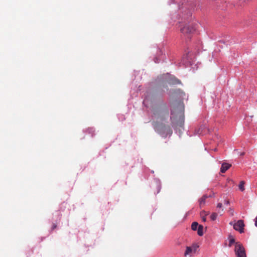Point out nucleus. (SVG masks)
Instances as JSON below:
<instances>
[{"mask_svg":"<svg viewBox=\"0 0 257 257\" xmlns=\"http://www.w3.org/2000/svg\"><path fill=\"white\" fill-rule=\"evenodd\" d=\"M184 112L183 111L178 108H174L171 111V119L173 124H176L182 126L184 124Z\"/></svg>","mask_w":257,"mask_h":257,"instance_id":"nucleus-1","label":"nucleus"},{"mask_svg":"<svg viewBox=\"0 0 257 257\" xmlns=\"http://www.w3.org/2000/svg\"><path fill=\"white\" fill-rule=\"evenodd\" d=\"M195 30V28L192 24L186 25L184 27L181 29V33L188 39H190V35L193 33Z\"/></svg>","mask_w":257,"mask_h":257,"instance_id":"nucleus-2","label":"nucleus"},{"mask_svg":"<svg viewBox=\"0 0 257 257\" xmlns=\"http://www.w3.org/2000/svg\"><path fill=\"white\" fill-rule=\"evenodd\" d=\"M234 251L237 257H246L243 246L238 242L235 243Z\"/></svg>","mask_w":257,"mask_h":257,"instance_id":"nucleus-3","label":"nucleus"},{"mask_svg":"<svg viewBox=\"0 0 257 257\" xmlns=\"http://www.w3.org/2000/svg\"><path fill=\"white\" fill-rule=\"evenodd\" d=\"M154 127L155 131L157 132L159 134L162 135L163 133L165 132L167 133H172V131L170 129V127L169 125H166L165 124H155Z\"/></svg>","mask_w":257,"mask_h":257,"instance_id":"nucleus-4","label":"nucleus"},{"mask_svg":"<svg viewBox=\"0 0 257 257\" xmlns=\"http://www.w3.org/2000/svg\"><path fill=\"white\" fill-rule=\"evenodd\" d=\"M244 224L242 220H239L237 222L234 223L233 228L240 233H242L244 231Z\"/></svg>","mask_w":257,"mask_h":257,"instance_id":"nucleus-5","label":"nucleus"},{"mask_svg":"<svg viewBox=\"0 0 257 257\" xmlns=\"http://www.w3.org/2000/svg\"><path fill=\"white\" fill-rule=\"evenodd\" d=\"M199 245L196 243L193 244L191 246H187L184 253L185 256H187L192 252L195 253Z\"/></svg>","mask_w":257,"mask_h":257,"instance_id":"nucleus-6","label":"nucleus"},{"mask_svg":"<svg viewBox=\"0 0 257 257\" xmlns=\"http://www.w3.org/2000/svg\"><path fill=\"white\" fill-rule=\"evenodd\" d=\"M231 165L226 163H223L220 169V172L222 173H225L230 167Z\"/></svg>","mask_w":257,"mask_h":257,"instance_id":"nucleus-7","label":"nucleus"},{"mask_svg":"<svg viewBox=\"0 0 257 257\" xmlns=\"http://www.w3.org/2000/svg\"><path fill=\"white\" fill-rule=\"evenodd\" d=\"M208 197L206 195H204L199 200V206L201 208L205 205V200Z\"/></svg>","mask_w":257,"mask_h":257,"instance_id":"nucleus-8","label":"nucleus"},{"mask_svg":"<svg viewBox=\"0 0 257 257\" xmlns=\"http://www.w3.org/2000/svg\"><path fill=\"white\" fill-rule=\"evenodd\" d=\"M197 234L199 236H202L203 234V226L202 225H199L197 229Z\"/></svg>","mask_w":257,"mask_h":257,"instance_id":"nucleus-9","label":"nucleus"},{"mask_svg":"<svg viewBox=\"0 0 257 257\" xmlns=\"http://www.w3.org/2000/svg\"><path fill=\"white\" fill-rule=\"evenodd\" d=\"M198 226V223L197 222H193L191 225V228L193 230H196Z\"/></svg>","mask_w":257,"mask_h":257,"instance_id":"nucleus-10","label":"nucleus"},{"mask_svg":"<svg viewBox=\"0 0 257 257\" xmlns=\"http://www.w3.org/2000/svg\"><path fill=\"white\" fill-rule=\"evenodd\" d=\"M245 183L243 181H242L240 182V184L239 185V188L241 191H243L244 190V185Z\"/></svg>","mask_w":257,"mask_h":257,"instance_id":"nucleus-11","label":"nucleus"},{"mask_svg":"<svg viewBox=\"0 0 257 257\" xmlns=\"http://www.w3.org/2000/svg\"><path fill=\"white\" fill-rule=\"evenodd\" d=\"M207 215V214H206L205 211L201 212V218H202V220L203 221H204V222L206 221V219L205 216Z\"/></svg>","mask_w":257,"mask_h":257,"instance_id":"nucleus-12","label":"nucleus"},{"mask_svg":"<svg viewBox=\"0 0 257 257\" xmlns=\"http://www.w3.org/2000/svg\"><path fill=\"white\" fill-rule=\"evenodd\" d=\"M217 214L216 213H213L211 215H210V218L212 220H215L216 218H217Z\"/></svg>","mask_w":257,"mask_h":257,"instance_id":"nucleus-13","label":"nucleus"},{"mask_svg":"<svg viewBox=\"0 0 257 257\" xmlns=\"http://www.w3.org/2000/svg\"><path fill=\"white\" fill-rule=\"evenodd\" d=\"M235 243V239L233 238H230L229 242V246H231L232 244Z\"/></svg>","mask_w":257,"mask_h":257,"instance_id":"nucleus-14","label":"nucleus"},{"mask_svg":"<svg viewBox=\"0 0 257 257\" xmlns=\"http://www.w3.org/2000/svg\"><path fill=\"white\" fill-rule=\"evenodd\" d=\"M222 203H218V204H217V208H220V209H221V208H222Z\"/></svg>","mask_w":257,"mask_h":257,"instance_id":"nucleus-15","label":"nucleus"},{"mask_svg":"<svg viewBox=\"0 0 257 257\" xmlns=\"http://www.w3.org/2000/svg\"><path fill=\"white\" fill-rule=\"evenodd\" d=\"M229 211L230 212L231 215L233 216V210L232 209L230 208L229 210Z\"/></svg>","mask_w":257,"mask_h":257,"instance_id":"nucleus-16","label":"nucleus"},{"mask_svg":"<svg viewBox=\"0 0 257 257\" xmlns=\"http://www.w3.org/2000/svg\"><path fill=\"white\" fill-rule=\"evenodd\" d=\"M57 227V225L56 224H53L52 227V229L54 230Z\"/></svg>","mask_w":257,"mask_h":257,"instance_id":"nucleus-17","label":"nucleus"},{"mask_svg":"<svg viewBox=\"0 0 257 257\" xmlns=\"http://www.w3.org/2000/svg\"><path fill=\"white\" fill-rule=\"evenodd\" d=\"M224 204L226 205H229V200H225V202H224Z\"/></svg>","mask_w":257,"mask_h":257,"instance_id":"nucleus-18","label":"nucleus"},{"mask_svg":"<svg viewBox=\"0 0 257 257\" xmlns=\"http://www.w3.org/2000/svg\"><path fill=\"white\" fill-rule=\"evenodd\" d=\"M254 221H255V226L257 227V215H256V218L254 219Z\"/></svg>","mask_w":257,"mask_h":257,"instance_id":"nucleus-19","label":"nucleus"},{"mask_svg":"<svg viewBox=\"0 0 257 257\" xmlns=\"http://www.w3.org/2000/svg\"><path fill=\"white\" fill-rule=\"evenodd\" d=\"M175 83H180V80H178V79H176L175 80Z\"/></svg>","mask_w":257,"mask_h":257,"instance_id":"nucleus-20","label":"nucleus"},{"mask_svg":"<svg viewBox=\"0 0 257 257\" xmlns=\"http://www.w3.org/2000/svg\"><path fill=\"white\" fill-rule=\"evenodd\" d=\"M229 224H230V225H233V224H234L232 223V222H230L229 223Z\"/></svg>","mask_w":257,"mask_h":257,"instance_id":"nucleus-21","label":"nucleus"},{"mask_svg":"<svg viewBox=\"0 0 257 257\" xmlns=\"http://www.w3.org/2000/svg\"><path fill=\"white\" fill-rule=\"evenodd\" d=\"M202 131H201V132H198V134H202Z\"/></svg>","mask_w":257,"mask_h":257,"instance_id":"nucleus-22","label":"nucleus"}]
</instances>
